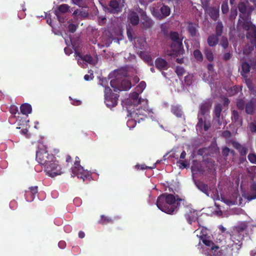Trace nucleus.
<instances>
[{
    "label": "nucleus",
    "mask_w": 256,
    "mask_h": 256,
    "mask_svg": "<svg viewBox=\"0 0 256 256\" xmlns=\"http://www.w3.org/2000/svg\"><path fill=\"white\" fill-rule=\"evenodd\" d=\"M118 97L119 95L118 94H112L104 98V102L108 108H114L118 104Z\"/></svg>",
    "instance_id": "nucleus-11"
},
{
    "label": "nucleus",
    "mask_w": 256,
    "mask_h": 256,
    "mask_svg": "<svg viewBox=\"0 0 256 256\" xmlns=\"http://www.w3.org/2000/svg\"><path fill=\"white\" fill-rule=\"evenodd\" d=\"M245 112L248 114H252L254 113V105L252 100L248 102L245 106Z\"/></svg>",
    "instance_id": "nucleus-32"
},
{
    "label": "nucleus",
    "mask_w": 256,
    "mask_h": 256,
    "mask_svg": "<svg viewBox=\"0 0 256 256\" xmlns=\"http://www.w3.org/2000/svg\"><path fill=\"white\" fill-rule=\"evenodd\" d=\"M230 102V100H228V98H224V102H223V104L224 106H226L227 107L229 104Z\"/></svg>",
    "instance_id": "nucleus-64"
},
{
    "label": "nucleus",
    "mask_w": 256,
    "mask_h": 256,
    "mask_svg": "<svg viewBox=\"0 0 256 256\" xmlns=\"http://www.w3.org/2000/svg\"><path fill=\"white\" fill-rule=\"evenodd\" d=\"M232 197L234 200L231 202L232 204H238L240 206H242L244 204L242 198L238 192H234L232 195Z\"/></svg>",
    "instance_id": "nucleus-29"
},
{
    "label": "nucleus",
    "mask_w": 256,
    "mask_h": 256,
    "mask_svg": "<svg viewBox=\"0 0 256 256\" xmlns=\"http://www.w3.org/2000/svg\"><path fill=\"white\" fill-rule=\"evenodd\" d=\"M10 112L12 114H16L18 112V108L16 106H12L10 108Z\"/></svg>",
    "instance_id": "nucleus-59"
},
{
    "label": "nucleus",
    "mask_w": 256,
    "mask_h": 256,
    "mask_svg": "<svg viewBox=\"0 0 256 256\" xmlns=\"http://www.w3.org/2000/svg\"><path fill=\"white\" fill-rule=\"evenodd\" d=\"M73 3L80 6L84 7L82 0H72Z\"/></svg>",
    "instance_id": "nucleus-60"
},
{
    "label": "nucleus",
    "mask_w": 256,
    "mask_h": 256,
    "mask_svg": "<svg viewBox=\"0 0 256 256\" xmlns=\"http://www.w3.org/2000/svg\"><path fill=\"white\" fill-rule=\"evenodd\" d=\"M248 61V62L244 60H240L242 70L240 74L244 78L248 77L251 68L253 70H256V57L250 58Z\"/></svg>",
    "instance_id": "nucleus-6"
},
{
    "label": "nucleus",
    "mask_w": 256,
    "mask_h": 256,
    "mask_svg": "<svg viewBox=\"0 0 256 256\" xmlns=\"http://www.w3.org/2000/svg\"><path fill=\"white\" fill-rule=\"evenodd\" d=\"M222 12L224 14H227L229 11L228 2L226 0L224 1L222 4L221 7Z\"/></svg>",
    "instance_id": "nucleus-47"
},
{
    "label": "nucleus",
    "mask_w": 256,
    "mask_h": 256,
    "mask_svg": "<svg viewBox=\"0 0 256 256\" xmlns=\"http://www.w3.org/2000/svg\"><path fill=\"white\" fill-rule=\"evenodd\" d=\"M230 149L227 147L224 146L222 148V154L224 158H226L230 154Z\"/></svg>",
    "instance_id": "nucleus-52"
},
{
    "label": "nucleus",
    "mask_w": 256,
    "mask_h": 256,
    "mask_svg": "<svg viewBox=\"0 0 256 256\" xmlns=\"http://www.w3.org/2000/svg\"><path fill=\"white\" fill-rule=\"evenodd\" d=\"M205 10L213 20H216L219 18V6H210L206 8Z\"/></svg>",
    "instance_id": "nucleus-14"
},
{
    "label": "nucleus",
    "mask_w": 256,
    "mask_h": 256,
    "mask_svg": "<svg viewBox=\"0 0 256 256\" xmlns=\"http://www.w3.org/2000/svg\"><path fill=\"white\" fill-rule=\"evenodd\" d=\"M20 110L22 114L28 115L32 112V108L30 104L26 103L21 105Z\"/></svg>",
    "instance_id": "nucleus-31"
},
{
    "label": "nucleus",
    "mask_w": 256,
    "mask_h": 256,
    "mask_svg": "<svg viewBox=\"0 0 256 256\" xmlns=\"http://www.w3.org/2000/svg\"><path fill=\"white\" fill-rule=\"evenodd\" d=\"M135 167L138 170L140 169V170H146V169H152L153 168H152L150 166H146L144 164H136V165Z\"/></svg>",
    "instance_id": "nucleus-57"
},
{
    "label": "nucleus",
    "mask_w": 256,
    "mask_h": 256,
    "mask_svg": "<svg viewBox=\"0 0 256 256\" xmlns=\"http://www.w3.org/2000/svg\"><path fill=\"white\" fill-rule=\"evenodd\" d=\"M146 83L144 81H142L136 87V90L139 93H142L146 87Z\"/></svg>",
    "instance_id": "nucleus-43"
},
{
    "label": "nucleus",
    "mask_w": 256,
    "mask_h": 256,
    "mask_svg": "<svg viewBox=\"0 0 256 256\" xmlns=\"http://www.w3.org/2000/svg\"><path fill=\"white\" fill-rule=\"evenodd\" d=\"M104 92V98L112 94H114V93L112 92V90L108 86H105Z\"/></svg>",
    "instance_id": "nucleus-55"
},
{
    "label": "nucleus",
    "mask_w": 256,
    "mask_h": 256,
    "mask_svg": "<svg viewBox=\"0 0 256 256\" xmlns=\"http://www.w3.org/2000/svg\"><path fill=\"white\" fill-rule=\"evenodd\" d=\"M239 17L238 27L241 28L247 32L246 37L250 40L243 52L244 54H248L256 47V27L252 24L249 16L240 14Z\"/></svg>",
    "instance_id": "nucleus-1"
},
{
    "label": "nucleus",
    "mask_w": 256,
    "mask_h": 256,
    "mask_svg": "<svg viewBox=\"0 0 256 256\" xmlns=\"http://www.w3.org/2000/svg\"><path fill=\"white\" fill-rule=\"evenodd\" d=\"M76 176H77L78 178H82L84 181L86 179L90 177V175L88 172L85 170L83 168V172H76Z\"/></svg>",
    "instance_id": "nucleus-37"
},
{
    "label": "nucleus",
    "mask_w": 256,
    "mask_h": 256,
    "mask_svg": "<svg viewBox=\"0 0 256 256\" xmlns=\"http://www.w3.org/2000/svg\"><path fill=\"white\" fill-rule=\"evenodd\" d=\"M155 66L160 71L166 70L169 68L168 62L164 58H158L155 60Z\"/></svg>",
    "instance_id": "nucleus-15"
},
{
    "label": "nucleus",
    "mask_w": 256,
    "mask_h": 256,
    "mask_svg": "<svg viewBox=\"0 0 256 256\" xmlns=\"http://www.w3.org/2000/svg\"><path fill=\"white\" fill-rule=\"evenodd\" d=\"M188 30L192 36H196L197 34V30L194 24L192 23L190 24L188 26Z\"/></svg>",
    "instance_id": "nucleus-38"
},
{
    "label": "nucleus",
    "mask_w": 256,
    "mask_h": 256,
    "mask_svg": "<svg viewBox=\"0 0 256 256\" xmlns=\"http://www.w3.org/2000/svg\"><path fill=\"white\" fill-rule=\"evenodd\" d=\"M28 190L32 194L36 196L38 193V187L37 186H34L30 187Z\"/></svg>",
    "instance_id": "nucleus-56"
},
{
    "label": "nucleus",
    "mask_w": 256,
    "mask_h": 256,
    "mask_svg": "<svg viewBox=\"0 0 256 256\" xmlns=\"http://www.w3.org/2000/svg\"><path fill=\"white\" fill-rule=\"evenodd\" d=\"M232 56V54L230 52L224 53L222 56V60L226 62L230 60Z\"/></svg>",
    "instance_id": "nucleus-54"
},
{
    "label": "nucleus",
    "mask_w": 256,
    "mask_h": 256,
    "mask_svg": "<svg viewBox=\"0 0 256 256\" xmlns=\"http://www.w3.org/2000/svg\"><path fill=\"white\" fill-rule=\"evenodd\" d=\"M220 45L224 48H228V42L226 37L222 36L220 40Z\"/></svg>",
    "instance_id": "nucleus-46"
},
{
    "label": "nucleus",
    "mask_w": 256,
    "mask_h": 256,
    "mask_svg": "<svg viewBox=\"0 0 256 256\" xmlns=\"http://www.w3.org/2000/svg\"><path fill=\"white\" fill-rule=\"evenodd\" d=\"M140 94V93L136 91V92H133L131 95V98L133 99L134 102H136L137 104L140 103V99H138Z\"/></svg>",
    "instance_id": "nucleus-49"
},
{
    "label": "nucleus",
    "mask_w": 256,
    "mask_h": 256,
    "mask_svg": "<svg viewBox=\"0 0 256 256\" xmlns=\"http://www.w3.org/2000/svg\"><path fill=\"white\" fill-rule=\"evenodd\" d=\"M170 38L172 40V48L174 51H178L182 46V40L180 38L179 34L176 32H171L170 34Z\"/></svg>",
    "instance_id": "nucleus-10"
},
{
    "label": "nucleus",
    "mask_w": 256,
    "mask_h": 256,
    "mask_svg": "<svg viewBox=\"0 0 256 256\" xmlns=\"http://www.w3.org/2000/svg\"><path fill=\"white\" fill-rule=\"evenodd\" d=\"M218 36L214 34H212L209 36L207 39L208 46L210 47L215 46L218 42Z\"/></svg>",
    "instance_id": "nucleus-27"
},
{
    "label": "nucleus",
    "mask_w": 256,
    "mask_h": 256,
    "mask_svg": "<svg viewBox=\"0 0 256 256\" xmlns=\"http://www.w3.org/2000/svg\"><path fill=\"white\" fill-rule=\"evenodd\" d=\"M44 167L46 174L50 177H54L62 173L60 166L54 161V160Z\"/></svg>",
    "instance_id": "nucleus-7"
},
{
    "label": "nucleus",
    "mask_w": 256,
    "mask_h": 256,
    "mask_svg": "<svg viewBox=\"0 0 256 256\" xmlns=\"http://www.w3.org/2000/svg\"><path fill=\"white\" fill-rule=\"evenodd\" d=\"M76 54L82 60L84 61L88 64H92L93 62V58L90 54H86L84 56H82L79 52H76Z\"/></svg>",
    "instance_id": "nucleus-36"
},
{
    "label": "nucleus",
    "mask_w": 256,
    "mask_h": 256,
    "mask_svg": "<svg viewBox=\"0 0 256 256\" xmlns=\"http://www.w3.org/2000/svg\"><path fill=\"white\" fill-rule=\"evenodd\" d=\"M64 52L66 54L69 56L72 53V48L68 47H66L64 49Z\"/></svg>",
    "instance_id": "nucleus-61"
},
{
    "label": "nucleus",
    "mask_w": 256,
    "mask_h": 256,
    "mask_svg": "<svg viewBox=\"0 0 256 256\" xmlns=\"http://www.w3.org/2000/svg\"><path fill=\"white\" fill-rule=\"evenodd\" d=\"M238 12L236 6L232 7L230 10V18L231 19H234L237 16Z\"/></svg>",
    "instance_id": "nucleus-50"
},
{
    "label": "nucleus",
    "mask_w": 256,
    "mask_h": 256,
    "mask_svg": "<svg viewBox=\"0 0 256 256\" xmlns=\"http://www.w3.org/2000/svg\"><path fill=\"white\" fill-rule=\"evenodd\" d=\"M238 91V88L236 86H234L231 88L230 93L232 95L236 94Z\"/></svg>",
    "instance_id": "nucleus-62"
},
{
    "label": "nucleus",
    "mask_w": 256,
    "mask_h": 256,
    "mask_svg": "<svg viewBox=\"0 0 256 256\" xmlns=\"http://www.w3.org/2000/svg\"><path fill=\"white\" fill-rule=\"evenodd\" d=\"M194 58L198 62H202L204 59L203 55L199 50H196L193 52Z\"/></svg>",
    "instance_id": "nucleus-41"
},
{
    "label": "nucleus",
    "mask_w": 256,
    "mask_h": 256,
    "mask_svg": "<svg viewBox=\"0 0 256 256\" xmlns=\"http://www.w3.org/2000/svg\"><path fill=\"white\" fill-rule=\"evenodd\" d=\"M236 106L237 108L240 110H244L246 104L244 100V98H238L236 101Z\"/></svg>",
    "instance_id": "nucleus-39"
},
{
    "label": "nucleus",
    "mask_w": 256,
    "mask_h": 256,
    "mask_svg": "<svg viewBox=\"0 0 256 256\" xmlns=\"http://www.w3.org/2000/svg\"><path fill=\"white\" fill-rule=\"evenodd\" d=\"M141 24L144 28L148 29L152 28L154 22L151 18L144 14L141 20Z\"/></svg>",
    "instance_id": "nucleus-22"
},
{
    "label": "nucleus",
    "mask_w": 256,
    "mask_h": 256,
    "mask_svg": "<svg viewBox=\"0 0 256 256\" xmlns=\"http://www.w3.org/2000/svg\"><path fill=\"white\" fill-rule=\"evenodd\" d=\"M224 28V25L222 22H218L215 28V34L218 37L220 36L223 34Z\"/></svg>",
    "instance_id": "nucleus-35"
},
{
    "label": "nucleus",
    "mask_w": 256,
    "mask_h": 256,
    "mask_svg": "<svg viewBox=\"0 0 256 256\" xmlns=\"http://www.w3.org/2000/svg\"><path fill=\"white\" fill-rule=\"evenodd\" d=\"M210 106L211 104L209 102H205L202 103L198 114L201 115L202 116H204L209 110Z\"/></svg>",
    "instance_id": "nucleus-26"
},
{
    "label": "nucleus",
    "mask_w": 256,
    "mask_h": 256,
    "mask_svg": "<svg viewBox=\"0 0 256 256\" xmlns=\"http://www.w3.org/2000/svg\"><path fill=\"white\" fill-rule=\"evenodd\" d=\"M70 6L66 4H62L58 6L54 12V14L57 16L58 21L60 22H64V18H60V14L66 13L69 10Z\"/></svg>",
    "instance_id": "nucleus-12"
},
{
    "label": "nucleus",
    "mask_w": 256,
    "mask_h": 256,
    "mask_svg": "<svg viewBox=\"0 0 256 256\" xmlns=\"http://www.w3.org/2000/svg\"><path fill=\"white\" fill-rule=\"evenodd\" d=\"M201 115L198 114V122L196 124V127L200 130H202L204 128V131H207L211 126L210 122L208 121L203 120L202 118Z\"/></svg>",
    "instance_id": "nucleus-20"
},
{
    "label": "nucleus",
    "mask_w": 256,
    "mask_h": 256,
    "mask_svg": "<svg viewBox=\"0 0 256 256\" xmlns=\"http://www.w3.org/2000/svg\"><path fill=\"white\" fill-rule=\"evenodd\" d=\"M185 217L188 222L190 224H192V222H195L197 219V212L190 208H188L186 212Z\"/></svg>",
    "instance_id": "nucleus-13"
},
{
    "label": "nucleus",
    "mask_w": 256,
    "mask_h": 256,
    "mask_svg": "<svg viewBox=\"0 0 256 256\" xmlns=\"http://www.w3.org/2000/svg\"><path fill=\"white\" fill-rule=\"evenodd\" d=\"M222 110V104H218L214 106V119L218 122V125H221L222 118H220L221 112Z\"/></svg>",
    "instance_id": "nucleus-16"
},
{
    "label": "nucleus",
    "mask_w": 256,
    "mask_h": 256,
    "mask_svg": "<svg viewBox=\"0 0 256 256\" xmlns=\"http://www.w3.org/2000/svg\"><path fill=\"white\" fill-rule=\"evenodd\" d=\"M171 112L178 118H182L183 115V112L180 105H173L171 106Z\"/></svg>",
    "instance_id": "nucleus-28"
},
{
    "label": "nucleus",
    "mask_w": 256,
    "mask_h": 256,
    "mask_svg": "<svg viewBox=\"0 0 256 256\" xmlns=\"http://www.w3.org/2000/svg\"><path fill=\"white\" fill-rule=\"evenodd\" d=\"M54 159V156L49 154L45 149L40 148L36 152V160L40 164L44 166L52 162Z\"/></svg>",
    "instance_id": "nucleus-5"
},
{
    "label": "nucleus",
    "mask_w": 256,
    "mask_h": 256,
    "mask_svg": "<svg viewBox=\"0 0 256 256\" xmlns=\"http://www.w3.org/2000/svg\"><path fill=\"white\" fill-rule=\"evenodd\" d=\"M100 220H99L98 223L105 224L108 223H111L113 222V220L112 218L106 216L104 215H102L100 216Z\"/></svg>",
    "instance_id": "nucleus-42"
},
{
    "label": "nucleus",
    "mask_w": 256,
    "mask_h": 256,
    "mask_svg": "<svg viewBox=\"0 0 256 256\" xmlns=\"http://www.w3.org/2000/svg\"><path fill=\"white\" fill-rule=\"evenodd\" d=\"M77 26L74 24H70L68 26V30L72 33H74L76 30Z\"/></svg>",
    "instance_id": "nucleus-53"
},
{
    "label": "nucleus",
    "mask_w": 256,
    "mask_h": 256,
    "mask_svg": "<svg viewBox=\"0 0 256 256\" xmlns=\"http://www.w3.org/2000/svg\"><path fill=\"white\" fill-rule=\"evenodd\" d=\"M80 159L78 156L75 158V162L74 166L72 167V176L74 177L76 176V172H83V167L80 164Z\"/></svg>",
    "instance_id": "nucleus-21"
},
{
    "label": "nucleus",
    "mask_w": 256,
    "mask_h": 256,
    "mask_svg": "<svg viewBox=\"0 0 256 256\" xmlns=\"http://www.w3.org/2000/svg\"><path fill=\"white\" fill-rule=\"evenodd\" d=\"M232 144L233 147L238 150L240 156L246 158V156L248 152V148L236 141L232 142Z\"/></svg>",
    "instance_id": "nucleus-17"
},
{
    "label": "nucleus",
    "mask_w": 256,
    "mask_h": 256,
    "mask_svg": "<svg viewBox=\"0 0 256 256\" xmlns=\"http://www.w3.org/2000/svg\"><path fill=\"white\" fill-rule=\"evenodd\" d=\"M200 240L204 244L210 248V250L214 256H222V253L219 250L220 247L215 245L212 240L207 239L206 236L203 234L200 236Z\"/></svg>",
    "instance_id": "nucleus-9"
},
{
    "label": "nucleus",
    "mask_w": 256,
    "mask_h": 256,
    "mask_svg": "<svg viewBox=\"0 0 256 256\" xmlns=\"http://www.w3.org/2000/svg\"><path fill=\"white\" fill-rule=\"evenodd\" d=\"M130 23L134 25H137L140 21L139 16L136 12H132L128 16Z\"/></svg>",
    "instance_id": "nucleus-33"
},
{
    "label": "nucleus",
    "mask_w": 256,
    "mask_h": 256,
    "mask_svg": "<svg viewBox=\"0 0 256 256\" xmlns=\"http://www.w3.org/2000/svg\"><path fill=\"white\" fill-rule=\"evenodd\" d=\"M184 200L180 198L178 195L164 193L158 196L156 202L157 207L162 212L172 214L180 206L181 202Z\"/></svg>",
    "instance_id": "nucleus-2"
},
{
    "label": "nucleus",
    "mask_w": 256,
    "mask_h": 256,
    "mask_svg": "<svg viewBox=\"0 0 256 256\" xmlns=\"http://www.w3.org/2000/svg\"><path fill=\"white\" fill-rule=\"evenodd\" d=\"M175 72L177 75L180 77L183 76L186 74V70L184 68L180 66H177Z\"/></svg>",
    "instance_id": "nucleus-44"
},
{
    "label": "nucleus",
    "mask_w": 256,
    "mask_h": 256,
    "mask_svg": "<svg viewBox=\"0 0 256 256\" xmlns=\"http://www.w3.org/2000/svg\"><path fill=\"white\" fill-rule=\"evenodd\" d=\"M177 162L180 164V168L182 169L186 168L188 166L186 160H180Z\"/></svg>",
    "instance_id": "nucleus-51"
},
{
    "label": "nucleus",
    "mask_w": 256,
    "mask_h": 256,
    "mask_svg": "<svg viewBox=\"0 0 256 256\" xmlns=\"http://www.w3.org/2000/svg\"><path fill=\"white\" fill-rule=\"evenodd\" d=\"M232 120L234 122H236L241 126L242 124V118L239 114L238 112L236 110H234L232 112Z\"/></svg>",
    "instance_id": "nucleus-25"
},
{
    "label": "nucleus",
    "mask_w": 256,
    "mask_h": 256,
    "mask_svg": "<svg viewBox=\"0 0 256 256\" xmlns=\"http://www.w3.org/2000/svg\"><path fill=\"white\" fill-rule=\"evenodd\" d=\"M248 160L253 164H256V154L250 152L248 156Z\"/></svg>",
    "instance_id": "nucleus-48"
},
{
    "label": "nucleus",
    "mask_w": 256,
    "mask_h": 256,
    "mask_svg": "<svg viewBox=\"0 0 256 256\" xmlns=\"http://www.w3.org/2000/svg\"><path fill=\"white\" fill-rule=\"evenodd\" d=\"M152 14L156 19L162 20L170 16V8L168 6L162 4L160 9L153 8Z\"/></svg>",
    "instance_id": "nucleus-8"
},
{
    "label": "nucleus",
    "mask_w": 256,
    "mask_h": 256,
    "mask_svg": "<svg viewBox=\"0 0 256 256\" xmlns=\"http://www.w3.org/2000/svg\"><path fill=\"white\" fill-rule=\"evenodd\" d=\"M106 10L110 14H114L118 13L120 10V5L116 0H111L109 3L108 6Z\"/></svg>",
    "instance_id": "nucleus-18"
},
{
    "label": "nucleus",
    "mask_w": 256,
    "mask_h": 256,
    "mask_svg": "<svg viewBox=\"0 0 256 256\" xmlns=\"http://www.w3.org/2000/svg\"><path fill=\"white\" fill-rule=\"evenodd\" d=\"M35 196H34L32 193L30 192V191L28 190H26L25 192V198L26 200L28 202H32L34 200L35 198Z\"/></svg>",
    "instance_id": "nucleus-45"
},
{
    "label": "nucleus",
    "mask_w": 256,
    "mask_h": 256,
    "mask_svg": "<svg viewBox=\"0 0 256 256\" xmlns=\"http://www.w3.org/2000/svg\"><path fill=\"white\" fill-rule=\"evenodd\" d=\"M196 186L199 190L202 191L207 196H209L210 188L207 184L202 182H196Z\"/></svg>",
    "instance_id": "nucleus-24"
},
{
    "label": "nucleus",
    "mask_w": 256,
    "mask_h": 256,
    "mask_svg": "<svg viewBox=\"0 0 256 256\" xmlns=\"http://www.w3.org/2000/svg\"><path fill=\"white\" fill-rule=\"evenodd\" d=\"M245 83L251 94L256 95V80L246 77L244 78Z\"/></svg>",
    "instance_id": "nucleus-19"
},
{
    "label": "nucleus",
    "mask_w": 256,
    "mask_h": 256,
    "mask_svg": "<svg viewBox=\"0 0 256 256\" xmlns=\"http://www.w3.org/2000/svg\"><path fill=\"white\" fill-rule=\"evenodd\" d=\"M249 128L252 132H256V122H252L250 123Z\"/></svg>",
    "instance_id": "nucleus-58"
},
{
    "label": "nucleus",
    "mask_w": 256,
    "mask_h": 256,
    "mask_svg": "<svg viewBox=\"0 0 256 256\" xmlns=\"http://www.w3.org/2000/svg\"><path fill=\"white\" fill-rule=\"evenodd\" d=\"M246 228V225L242 224L233 228L230 232H226V234L230 236V239L234 242L232 246L235 245L238 250L242 247V241L244 238V232Z\"/></svg>",
    "instance_id": "nucleus-3"
},
{
    "label": "nucleus",
    "mask_w": 256,
    "mask_h": 256,
    "mask_svg": "<svg viewBox=\"0 0 256 256\" xmlns=\"http://www.w3.org/2000/svg\"><path fill=\"white\" fill-rule=\"evenodd\" d=\"M238 8L240 12L242 14V16H246L247 10L246 4L244 2H241L238 4Z\"/></svg>",
    "instance_id": "nucleus-40"
},
{
    "label": "nucleus",
    "mask_w": 256,
    "mask_h": 256,
    "mask_svg": "<svg viewBox=\"0 0 256 256\" xmlns=\"http://www.w3.org/2000/svg\"><path fill=\"white\" fill-rule=\"evenodd\" d=\"M251 194H244L242 196L248 200V202L256 198V184H253L250 187Z\"/></svg>",
    "instance_id": "nucleus-23"
},
{
    "label": "nucleus",
    "mask_w": 256,
    "mask_h": 256,
    "mask_svg": "<svg viewBox=\"0 0 256 256\" xmlns=\"http://www.w3.org/2000/svg\"><path fill=\"white\" fill-rule=\"evenodd\" d=\"M110 86L114 92L128 90L132 87L130 81L126 79L115 78L111 80Z\"/></svg>",
    "instance_id": "nucleus-4"
},
{
    "label": "nucleus",
    "mask_w": 256,
    "mask_h": 256,
    "mask_svg": "<svg viewBox=\"0 0 256 256\" xmlns=\"http://www.w3.org/2000/svg\"><path fill=\"white\" fill-rule=\"evenodd\" d=\"M230 135L231 133L228 130H226L222 132V136L224 138L229 137L230 136Z\"/></svg>",
    "instance_id": "nucleus-63"
},
{
    "label": "nucleus",
    "mask_w": 256,
    "mask_h": 256,
    "mask_svg": "<svg viewBox=\"0 0 256 256\" xmlns=\"http://www.w3.org/2000/svg\"><path fill=\"white\" fill-rule=\"evenodd\" d=\"M204 54L206 59L210 62L214 60V56L213 52L210 48L208 47H206L204 50Z\"/></svg>",
    "instance_id": "nucleus-34"
},
{
    "label": "nucleus",
    "mask_w": 256,
    "mask_h": 256,
    "mask_svg": "<svg viewBox=\"0 0 256 256\" xmlns=\"http://www.w3.org/2000/svg\"><path fill=\"white\" fill-rule=\"evenodd\" d=\"M139 56L143 60L148 62V64L150 66L153 65L152 58L146 52L144 51L140 52Z\"/></svg>",
    "instance_id": "nucleus-30"
}]
</instances>
